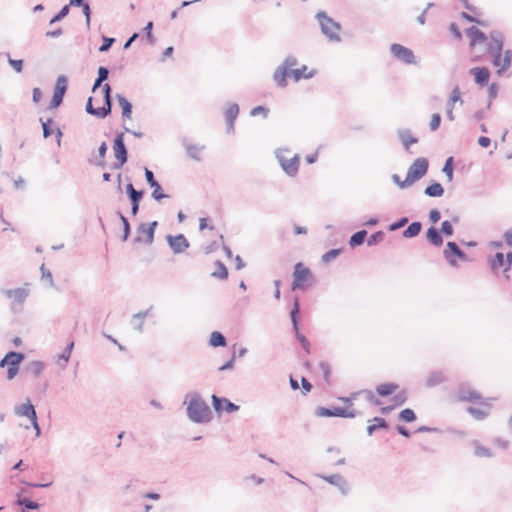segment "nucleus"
Wrapping results in <instances>:
<instances>
[{
	"label": "nucleus",
	"mask_w": 512,
	"mask_h": 512,
	"mask_svg": "<svg viewBox=\"0 0 512 512\" xmlns=\"http://www.w3.org/2000/svg\"><path fill=\"white\" fill-rule=\"evenodd\" d=\"M17 504L22 506L24 511L26 510H35L39 508V504L35 501L30 500L29 498H18Z\"/></svg>",
	"instance_id": "49"
},
{
	"label": "nucleus",
	"mask_w": 512,
	"mask_h": 512,
	"mask_svg": "<svg viewBox=\"0 0 512 512\" xmlns=\"http://www.w3.org/2000/svg\"><path fill=\"white\" fill-rule=\"evenodd\" d=\"M317 70L311 69L309 70L307 65H302L299 68H295L293 71H290V75L294 82L298 83L302 79H312L316 76Z\"/></svg>",
	"instance_id": "21"
},
{
	"label": "nucleus",
	"mask_w": 512,
	"mask_h": 512,
	"mask_svg": "<svg viewBox=\"0 0 512 512\" xmlns=\"http://www.w3.org/2000/svg\"><path fill=\"white\" fill-rule=\"evenodd\" d=\"M143 195H144V191L137 194L136 196L134 195V196L128 197L131 202V214L133 216H136L139 212L140 202L143 198Z\"/></svg>",
	"instance_id": "47"
},
{
	"label": "nucleus",
	"mask_w": 512,
	"mask_h": 512,
	"mask_svg": "<svg viewBox=\"0 0 512 512\" xmlns=\"http://www.w3.org/2000/svg\"><path fill=\"white\" fill-rule=\"evenodd\" d=\"M188 397H190L186 408L188 419L196 424L210 422L212 419V411L202 396L198 392H193L191 394H187L185 399ZM183 403L186 404V400H184Z\"/></svg>",
	"instance_id": "1"
},
{
	"label": "nucleus",
	"mask_w": 512,
	"mask_h": 512,
	"mask_svg": "<svg viewBox=\"0 0 512 512\" xmlns=\"http://www.w3.org/2000/svg\"><path fill=\"white\" fill-rule=\"evenodd\" d=\"M8 63L17 73L22 72L24 64L22 59H12L8 54Z\"/></svg>",
	"instance_id": "62"
},
{
	"label": "nucleus",
	"mask_w": 512,
	"mask_h": 512,
	"mask_svg": "<svg viewBox=\"0 0 512 512\" xmlns=\"http://www.w3.org/2000/svg\"><path fill=\"white\" fill-rule=\"evenodd\" d=\"M108 150L106 142H102L98 147L97 156L95 158L88 159V162L100 168L106 167L105 156Z\"/></svg>",
	"instance_id": "25"
},
{
	"label": "nucleus",
	"mask_w": 512,
	"mask_h": 512,
	"mask_svg": "<svg viewBox=\"0 0 512 512\" xmlns=\"http://www.w3.org/2000/svg\"><path fill=\"white\" fill-rule=\"evenodd\" d=\"M116 215L118 216V218L121 220V222L123 224L122 241H126L129 238L130 233H131L130 223H129L127 217H125L121 211H117Z\"/></svg>",
	"instance_id": "43"
},
{
	"label": "nucleus",
	"mask_w": 512,
	"mask_h": 512,
	"mask_svg": "<svg viewBox=\"0 0 512 512\" xmlns=\"http://www.w3.org/2000/svg\"><path fill=\"white\" fill-rule=\"evenodd\" d=\"M285 153H289L288 149H278L275 156L284 173L289 177H295L299 171V154H295L292 158H287Z\"/></svg>",
	"instance_id": "6"
},
{
	"label": "nucleus",
	"mask_w": 512,
	"mask_h": 512,
	"mask_svg": "<svg viewBox=\"0 0 512 512\" xmlns=\"http://www.w3.org/2000/svg\"><path fill=\"white\" fill-rule=\"evenodd\" d=\"M212 406L217 413L226 411L227 413H233L240 409L239 405L234 404L228 398L220 397L215 394L211 396Z\"/></svg>",
	"instance_id": "13"
},
{
	"label": "nucleus",
	"mask_w": 512,
	"mask_h": 512,
	"mask_svg": "<svg viewBox=\"0 0 512 512\" xmlns=\"http://www.w3.org/2000/svg\"><path fill=\"white\" fill-rule=\"evenodd\" d=\"M153 30V22L149 21L146 26L143 28V32L145 33L146 40L150 45H154L156 42V39L152 33Z\"/></svg>",
	"instance_id": "55"
},
{
	"label": "nucleus",
	"mask_w": 512,
	"mask_h": 512,
	"mask_svg": "<svg viewBox=\"0 0 512 512\" xmlns=\"http://www.w3.org/2000/svg\"><path fill=\"white\" fill-rule=\"evenodd\" d=\"M398 388L399 385L396 383H382L376 387V392L381 397H387L392 395Z\"/></svg>",
	"instance_id": "32"
},
{
	"label": "nucleus",
	"mask_w": 512,
	"mask_h": 512,
	"mask_svg": "<svg viewBox=\"0 0 512 512\" xmlns=\"http://www.w3.org/2000/svg\"><path fill=\"white\" fill-rule=\"evenodd\" d=\"M443 256L453 267L457 266L456 258L462 261H468V255L463 250H461L457 243L454 241L447 242L446 248L443 250Z\"/></svg>",
	"instance_id": "9"
},
{
	"label": "nucleus",
	"mask_w": 512,
	"mask_h": 512,
	"mask_svg": "<svg viewBox=\"0 0 512 512\" xmlns=\"http://www.w3.org/2000/svg\"><path fill=\"white\" fill-rule=\"evenodd\" d=\"M505 264V256L502 252H497L494 257L490 260V267L492 271H497L501 267H504Z\"/></svg>",
	"instance_id": "41"
},
{
	"label": "nucleus",
	"mask_w": 512,
	"mask_h": 512,
	"mask_svg": "<svg viewBox=\"0 0 512 512\" xmlns=\"http://www.w3.org/2000/svg\"><path fill=\"white\" fill-rule=\"evenodd\" d=\"M29 296V290L26 289V288H22V287H19V288H16V289H13V296H12V310H16V305H20L22 306L23 303L26 301V299L28 298Z\"/></svg>",
	"instance_id": "29"
},
{
	"label": "nucleus",
	"mask_w": 512,
	"mask_h": 512,
	"mask_svg": "<svg viewBox=\"0 0 512 512\" xmlns=\"http://www.w3.org/2000/svg\"><path fill=\"white\" fill-rule=\"evenodd\" d=\"M444 188L439 182H432L424 189V194L431 198H439L444 194Z\"/></svg>",
	"instance_id": "30"
},
{
	"label": "nucleus",
	"mask_w": 512,
	"mask_h": 512,
	"mask_svg": "<svg viewBox=\"0 0 512 512\" xmlns=\"http://www.w3.org/2000/svg\"><path fill=\"white\" fill-rule=\"evenodd\" d=\"M320 369L323 373L324 380L327 384H330L331 366L327 362H320Z\"/></svg>",
	"instance_id": "60"
},
{
	"label": "nucleus",
	"mask_w": 512,
	"mask_h": 512,
	"mask_svg": "<svg viewBox=\"0 0 512 512\" xmlns=\"http://www.w3.org/2000/svg\"><path fill=\"white\" fill-rule=\"evenodd\" d=\"M116 99L122 109V117L124 119H130L132 116V104L121 94H117Z\"/></svg>",
	"instance_id": "33"
},
{
	"label": "nucleus",
	"mask_w": 512,
	"mask_h": 512,
	"mask_svg": "<svg viewBox=\"0 0 512 512\" xmlns=\"http://www.w3.org/2000/svg\"><path fill=\"white\" fill-rule=\"evenodd\" d=\"M14 412L17 416L27 417L30 421L37 417L35 406L31 403L30 399L19 406H16Z\"/></svg>",
	"instance_id": "20"
},
{
	"label": "nucleus",
	"mask_w": 512,
	"mask_h": 512,
	"mask_svg": "<svg viewBox=\"0 0 512 512\" xmlns=\"http://www.w3.org/2000/svg\"><path fill=\"white\" fill-rule=\"evenodd\" d=\"M67 88H68L67 77L65 75L58 76L56 83H55L54 92H58V93L65 95Z\"/></svg>",
	"instance_id": "45"
},
{
	"label": "nucleus",
	"mask_w": 512,
	"mask_h": 512,
	"mask_svg": "<svg viewBox=\"0 0 512 512\" xmlns=\"http://www.w3.org/2000/svg\"><path fill=\"white\" fill-rule=\"evenodd\" d=\"M73 348H74V342L72 341L67 344V346L65 347L63 352L59 355V361H63V365H62L63 367H65L66 364L68 363V361L71 357Z\"/></svg>",
	"instance_id": "53"
},
{
	"label": "nucleus",
	"mask_w": 512,
	"mask_h": 512,
	"mask_svg": "<svg viewBox=\"0 0 512 512\" xmlns=\"http://www.w3.org/2000/svg\"><path fill=\"white\" fill-rule=\"evenodd\" d=\"M215 265L217 267V271H214L211 276L215 278H219L222 280H225L228 278V269L227 267L221 262L220 260H217L215 262Z\"/></svg>",
	"instance_id": "44"
},
{
	"label": "nucleus",
	"mask_w": 512,
	"mask_h": 512,
	"mask_svg": "<svg viewBox=\"0 0 512 512\" xmlns=\"http://www.w3.org/2000/svg\"><path fill=\"white\" fill-rule=\"evenodd\" d=\"M366 236H367V231L364 229L355 232L349 239L350 247L355 248V247L362 245L365 241Z\"/></svg>",
	"instance_id": "39"
},
{
	"label": "nucleus",
	"mask_w": 512,
	"mask_h": 512,
	"mask_svg": "<svg viewBox=\"0 0 512 512\" xmlns=\"http://www.w3.org/2000/svg\"><path fill=\"white\" fill-rule=\"evenodd\" d=\"M44 369L45 364L39 360L31 361L26 367L27 372L31 373L35 378L39 377Z\"/></svg>",
	"instance_id": "38"
},
{
	"label": "nucleus",
	"mask_w": 512,
	"mask_h": 512,
	"mask_svg": "<svg viewBox=\"0 0 512 512\" xmlns=\"http://www.w3.org/2000/svg\"><path fill=\"white\" fill-rule=\"evenodd\" d=\"M113 152L115 162L111 165V169H121L128 160V151L124 142V133L117 132L113 140Z\"/></svg>",
	"instance_id": "7"
},
{
	"label": "nucleus",
	"mask_w": 512,
	"mask_h": 512,
	"mask_svg": "<svg viewBox=\"0 0 512 512\" xmlns=\"http://www.w3.org/2000/svg\"><path fill=\"white\" fill-rule=\"evenodd\" d=\"M398 418L400 421H403L406 423H411V422H414L417 417H416L415 412L412 409L405 408L399 413Z\"/></svg>",
	"instance_id": "48"
},
{
	"label": "nucleus",
	"mask_w": 512,
	"mask_h": 512,
	"mask_svg": "<svg viewBox=\"0 0 512 512\" xmlns=\"http://www.w3.org/2000/svg\"><path fill=\"white\" fill-rule=\"evenodd\" d=\"M102 92H103V95H104V106L109 108V112L111 113V108H112V98H111V92H112V89H111V86L110 84L106 83L103 85L102 87Z\"/></svg>",
	"instance_id": "52"
},
{
	"label": "nucleus",
	"mask_w": 512,
	"mask_h": 512,
	"mask_svg": "<svg viewBox=\"0 0 512 512\" xmlns=\"http://www.w3.org/2000/svg\"><path fill=\"white\" fill-rule=\"evenodd\" d=\"M469 73L474 77V81L480 87L488 85L490 79V71L487 67H473Z\"/></svg>",
	"instance_id": "18"
},
{
	"label": "nucleus",
	"mask_w": 512,
	"mask_h": 512,
	"mask_svg": "<svg viewBox=\"0 0 512 512\" xmlns=\"http://www.w3.org/2000/svg\"><path fill=\"white\" fill-rule=\"evenodd\" d=\"M392 400L395 403V406H401L407 401V392L405 390H402L395 394L392 398Z\"/></svg>",
	"instance_id": "63"
},
{
	"label": "nucleus",
	"mask_w": 512,
	"mask_h": 512,
	"mask_svg": "<svg viewBox=\"0 0 512 512\" xmlns=\"http://www.w3.org/2000/svg\"><path fill=\"white\" fill-rule=\"evenodd\" d=\"M269 114V109L265 106H256L250 111V116L255 117L258 115H262L264 118H267Z\"/></svg>",
	"instance_id": "61"
},
{
	"label": "nucleus",
	"mask_w": 512,
	"mask_h": 512,
	"mask_svg": "<svg viewBox=\"0 0 512 512\" xmlns=\"http://www.w3.org/2000/svg\"><path fill=\"white\" fill-rule=\"evenodd\" d=\"M342 251V248L331 249L322 255V261L324 263H329L332 260L336 259L342 253Z\"/></svg>",
	"instance_id": "54"
},
{
	"label": "nucleus",
	"mask_w": 512,
	"mask_h": 512,
	"mask_svg": "<svg viewBox=\"0 0 512 512\" xmlns=\"http://www.w3.org/2000/svg\"><path fill=\"white\" fill-rule=\"evenodd\" d=\"M64 99V94L53 92L52 99L50 101L49 109H55L58 108Z\"/></svg>",
	"instance_id": "58"
},
{
	"label": "nucleus",
	"mask_w": 512,
	"mask_h": 512,
	"mask_svg": "<svg viewBox=\"0 0 512 512\" xmlns=\"http://www.w3.org/2000/svg\"><path fill=\"white\" fill-rule=\"evenodd\" d=\"M239 115V105L237 103H230L224 112L227 133L234 132V123Z\"/></svg>",
	"instance_id": "19"
},
{
	"label": "nucleus",
	"mask_w": 512,
	"mask_h": 512,
	"mask_svg": "<svg viewBox=\"0 0 512 512\" xmlns=\"http://www.w3.org/2000/svg\"><path fill=\"white\" fill-rule=\"evenodd\" d=\"M408 218L407 217H401L400 219H398L396 222H393L389 225L388 227V230L389 231H396L402 227H404L407 223H408Z\"/></svg>",
	"instance_id": "64"
},
{
	"label": "nucleus",
	"mask_w": 512,
	"mask_h": 512,
	"mask_svg": "<svg viewBox=\"0 0 512 512\" xmlns=\"http://www.w3.org/2000/svg\"><path fill=\"white\" fill-rule=\"evenodd\" d=\"M398 137L406 150L409 149L410 145L418 142V139L412 136L411 131L409 129L399 130Z\"/></svg>",
	"instance_id": "34"
},
{
	"label": "nucleus",
	"mask_w": 512,
	"mask_h": 512,
	"mask_svg": "<svg viewBox=\"0 0 512 512\" xmlns=\"http://www.w3.org/2000/svg\"><path fill=\"white\" fill-rule=\"evenodd\" d=\"M70 11V5H64L58 13H56L49 21L50 25H53L62 19H64Z\"/></svg>",
	"instance_id": "51"
},
{
	"label": "nucleus",
	"mask_w": 512,
	"mask_h": 512,
	"mask_svg": "<svg viewBox=\"0 0 512 512\" xmlns=\"http://www.w3.org/2000/svg\"><path fill=\"white\" fill-rule=\"evenodd\" d=\"M490 41L487 43V53L503 52L504 36L502 32L494 30L489 35Z\"/></svg>",
	"instance_id": "17"
},
{
	"label": "nucleus",
	"mask_w": 512,
	"mask_h": 512,
	"mask_svg": "<svg viewBox=\"0 0 512 512\" xmlns=\"http://www.w3.org/2000/svg\"><path fill=\"white\" fill-rule=\"evenodd\" d=\"M498 91H499V86H498L497 83H491L489 85V87H488L489 101H488L487 106H486L487 110H489L490 107H491V100L497 97Z\"/></svg>",
	"instance_id": "56"
},
{
	"label": "nucleus",
	"mask_w": 512,
	"mask_h": 512,
	"mask_svg": "<svg viewBox=\"0 0 512 512\" xmlns=\"http://www.w3.org/2000/svg\"><path fill=\"white\" fill-rule=\"evenodd\" d=\"M392 55L405 64H416V57L410 48L394 43L390 47Z\"/></svg>",
	"instance_id": "11"
},
{
	"label": "nucleus",
	"mask_w": 512,
	"mask_h": 512,
	"mask_svg": "<svg viewBox=\"0 0 512 512\" xmlns=\"http://www.w3.org/2000/svg\"><path fill=\"white\" fill-rule=\"evenodd\" d=\"M457 398L459 401L481 403L482 396L475 390L471 389L468 384H461L458 388Z\"/></svg>",
	"instance_id": "16"
},
{
	"label": "nucleus",
	"mask_w": 512,
	"mask_h": 512,
	"mask_svg": "<svg viewBox=\"0 0 512 512\" xmlns=\"http://www.w3.org/2000/svg\"><path fill=\"white\" fill-rule=\"evenodd\" d=\"M25 358V354L17 351H9L0 360V368L9 367L12 364L21 363Z\"/></svg>",
	"instance_id": "22"
},
{
	"label": "nucleus",
	"mask_w": 512,
	"mask_h": 512,
	"mask_svg": "<svg viewBox=\"0 0 512 512\" xmlns=\"http://www.w3.org/2000/svg\"><path fill=\"white\" fill-rule=\"evenodd\" d=\"M429 168V162L426 158H417L408 168L406 178L404 179V186H411L416 181L423 178Z\"/></svg>",
	"instance_id": "5"
},
{
	"label": "nucleus",
	"mask_w": 512,
	"mask_h": 512,
	"mask_svg": "<svg viewBox=\"0 0 512 512\" xmlns=\"http://www.w3.org/2000/svg\"><path fill=\"white\" fill-rule=\"evenodd\" d=\"M454 159L452 156L448 157L444 163V166L442 168V172L447 177V180L451 182L454 177Z\"/></svg>",
	"instance_id": "42"
},
{
	"label": "nucleus",
	"mask_w": 512,
	"mask_h": 512,
	"mask_svg": "<svg viewBox=\"0 0 512 512\" xmlns=\"http://www.w3.org/2000/svg\"><path fill=\"white\" fill-rule=\"evenodd\" d=\"M315 415L318 417L355 418L357 416V412L355 410H347L343 407H317Z\"/></svg>",
	"instance_id": "10"
},
{
	"label": "nucleus",
	"mask_w": 512,
	"mask_h": 512,
	"mask_svg": "<svg viewBox=\"0 0 512 512\" xmlns=\"http://www.w3.org/2000/svg\"><path fill=\"white\" fill-rule=\"evenodd\" d=\"M93 98L89 97L86 103V112L90 115L96 116L100 119H103L107 117L110 112L108 106L105 107L104 105L102 107L94 108L92 105Z\"/></svg>",
	"instance_id": "28"
},
{
	"label": "nucleus",
	"mask_w": 512,
	"mask_h": 512,
	"mask_svg": "<svg viewBox=\"0 0 512 512\" xmlns=\"http://www.w3.org/2000/svg\"><path fill=\"white\" fill-rule=\"evenodd\" d=\"M182 145L184 146L187 155L191 159L196 160V161L201 160V152L205 149V146L190 143V142H188L187 139H183Z\"/></svg>",
	"instance_id": "23"
},
{
	"label": "nucleus",
	"mask_w": 512,
	"mask_h": 512,
	"mask_svg": "<svg viewBox=\"0 0 512 512\" xmlns=\"http://www.w3.org/2000/svg\"><path fill=\"white\" fill-rule=\"evenodd\" d=\"M209 345L212 347H225L227 345L226 337L219 331H213L210 335Z\"/></svg>",
	"instance_id": "37"
},
{
	"label": "nucleus",
	"mask_w": 512,
	"mask_h": 512,
	"mask_svg": "<svg viewBox=\"0 0 512 512\" xmlns=\"http://www.w3.org/2000/svg\"><path fill=\"white\" fill-rule=\"evenodd\" d=\"M299 312H300L299 299L295 298L294 302H293V306L290 311V318H291L293 330L295 332V336H296L297 340L300 342L303 349L306 352H309L310 343H309L308 339L299 330V317H298Z\"/></svg>",
	"instance_id": "8"
},
{
	"label": "nucleus",
	"mask_w": 512,
	"mask_h": 512,
	"mask_svg": "<svg viewBox=\"0 0 512 512\" xmlns=\"http://www.w3.org/2000/svg\"><path fill=\"white\" fill-rule=\"evenodd\" d=\"M298 65V59L296 56L289 54L283 62L277 66L272 75V80L278 88H286L288 86L287 78L290 75V71H293L295 66Z\"/></svg>",
	"instance_id": "2"
},
{
	"label": "nucleus",
	"mask_w": 512,
	"mask_h": 512,
	"mask_svg": "<svg viewBox=\"0 0 512 512\" xmlns=\"http://www.w3.org/2000/svg\"><path fill=\"white\" fill-rule=\"evenodd\" d=\"M316 19L320 25L321 32L331 42H339L341 40L339 32L341 31L340 23L334 21L332 18L327 16L326 12L319 11L316 14Z\"/></svg>",
	"instance_id": "4"
},
{
	"label": "nucleus",
	"mask_w": 512,
	"mask_h": 512,
	"mask_svg": "<svg viewBox=\"0 0 512 512\" xmlns=\"http://www.w3.org/2000/svg\"><path fill=\"white\" fill-rule=\"evenodd\" d=\"M315 281L314 275L311 270L304 266L303 263L298 262L294 266L293 281L291 289L295 290H307Z\"/></svg>",
	"instance_id": "3"
},
{
	"label": "nucleus",
	"mask_w": 512,
	"mask_h": 512,
	"mask_svg": "<svg viewBox=\"0 0 512 512\" xmlns=\"http://www.w3.org/2000/svg\"><path fill=\"white\" fill-rule=\"evenodd\" d=\"M157 226H158V222L157 221H153V222H151L149 224L141 223L138 226L137 231L139 233L145 234L146 238H145L144 242L147 245H151L154 242V234H155V230H156ZM133 241L135 243H141V242H143V238L141 236H137V237L134 238Z\"/></svg>",
	"instance_id": "15"
},
{
	"label": "nucleus",
	"mask_w": 512,
	"mask_h": 512,
	"mask_svg": "<svg viewBox=\"0 0 512 512\" xmlns=\"http://www.w3.org/2000/svg\"><path fill=\"white\" fill-rule=\"evenodd\" d=\"M439 230H440L442 236L444 235V236L450 237L454 233L452 223L448 220H445L441 223V228Z\"/></svg>",
	"instance_id": "57"
},
{
	"label": "nucleus",
	"mask_w": 512,
	"mask_h": 512,
	"mask_svg": "<svg viewBox=\"0 0 512 512\" xmlns=\"http://www.w3.org/2000/svg\"><path fill=\"white\" fill-rule=\"evenodd\" d=\"M385 238V233L382 230L376 231L367 239L368 246H375L382 242Z\"/></svg>",
	"instance_id": "50"
},
{
	"label": "nucleus",
	"mask_w": 512,
	"mask_h": 512,
	"mask_svg": "<svg viewBox=\"0 0 512 512\" xmlns=\"http://www.w3.org/2000/svg\"><path fill=\"white\" fill-rule=\"evenodd\" d=\"M472 444L474 445V455L479 458H491L493 456L492 451L481 445L478 440H473Z\"/></svg>",
	"instance_id": "36"
},
{
	"label": "nucleus",
	"mask_w": 512,
	"mask_h": 512,
	"mask_svg": "<svg viewBox=\"0 0 512 512\" xmlns=\"http://www.w3.org/2000/svg\"><path fill=\"white\" fill-rule=\"evenodd\" d=\"M501 67L497 70V74L501 76L512 65V50L507 49L503 53Z\"/></svg>",
	"instance_id": "40"
},
{
	"label": "nucleus",
	"mask_w": 512,
	"mask_h": 512,
	"mask_svg": "<svg viewBox=\"0 0 512 512\" xmlns=\"http://www.w3.org/2000/svg\"><path fill=\"white\" fill-rule=\"evenodd\" d=\"M371 421L373 424L367 426L366 431L369 436H372L378 429H388L389 424L386 419L382 417H374Z\"/></svg>",
	"instance_id": "31"
},
{
	"label": "nucleus",
	"mask_w": 512,
	"mask_h": 512,
	"mask_svg": "<svg viewBox=\"0 0 512 512\" xmlns=\"http://www.w3.org/2000/svg\"><path fill=\"white\" fill-rule=\"evenodd\" d=\"M426 239L429 243H431L435 247H440L443 245V236L438 228L435 226H431L426 231Z\"/></svg>",
	"instance_id": "27"
},
{
	"label": "nucleus",
	"mask_w": 512,
	"mask_h": 512,
	"mask_svg": "<svg viewBox=\"0 0 512 512\" xmlns=\"http://www.w3.org/2000/svg\"><path fill=\"white\" fill-rule=\"evenodd\" d=\"M466 34L470 37V45L475 46L477 44H482L487 40L486 34L481 31L476 26H471L466 30Z\"/></svg>",
	"instance_id": "24"
},
{
	"label": "nucleus",
	"mask_w": 512,
	"mask_h": 512,
	"mask_svg": "<svg viewBox=\"0 0 512 512\" xmlns=\"http://www.w3.org/2000/svg\"><path fill=\"white\" fill-rule=\"evenodd\" d=\"M39 121L41 122L42 130H43V137L44 138L50 137L54 133V130H55L52 128V125L54 123L53 119L48 118L47 120L44 121L43 118H40Z\"/></svg>",
	"instance_id": "46"
},
{
	"label": "nucleus",
	"mask_w": 512,
	"mask_h": 512,
	"mask_svg": "<svg viewBox=\"0 0 512 512\" xmlns=\"http://www.w3.org/2000/svg\"><path fill=\"white\" fill-rule=\"evenodd\" d=\"M422 230V223L414 221L402 232L404 238H414L420 234Z\"/></svg>",
	"instance_id": "35"
},
{
	"label": "nucleus",
	"mask_w": 512,
	"mask_h": 512,
	"mask_svg": "<svg viewBox=\"0 0 512 512\" xmlns=\"http://www.w3.org/2000/svg\"><path fill=\"white\" fill-rule=\"evenodd\" d=\"M446 381L447 377L445 376V374L440 370H436L429 373L425 380V386L428 388H432Z\"/></svg>",
	"instance_id": "26"
},
{
	"label": "nucleus",
	"mask_w": 512,
	"mask_h": 512,
	"mask_svg": "<svg viewBox=\"0 0 512 512\" xmlns=\"http://www.w3.org/2000/svg\"><path fill=\"white\" fill-rule=\"evenodd\" d=\"M166 241L174 254H181L190 247V243L184 234H178L175 236L169 234L166 236Z\"/></svg>",
	"instance_id": "12"
},
{
	"label": "nucleus",
	"mask_w": 512,
	"mask_h": 512,
	"mask_svg": "<svg viewBox=\"0 0 512 512\" xmlns=\"http://www.w3.org/2000/svg\"><path fill=\"white\" fill-rule=\"evenodd\" d=\"M317 477L325 480L326 482H328L331 485L336 486L343 496L348 495L350 492V486H349L347 480L340 474H332V475L318 474Z\"/></svg>",
	"instance_id": "14"
},
{
	"label": "nucleus",
	"mask_w": 512,
	"mask_h": 512,
	"mask_svg": "<svg viewBox=\"0 0 512 512\" xmlns=\"http://www.w3.org/2000/svg\"><path fill=\"white\" fill-rule=\"evenodd\" d=\"M467 411L476 419V420H483L487 416V412H485L482 409L475 408V407H468Z\"/></svg>",
	"instance_id": "59"
}]
</instances>
